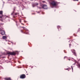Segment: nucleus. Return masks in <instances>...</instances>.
<instances>
[{
  "label": "nucleus",
  "mask_w": 80,
  "mask_h": 80,
  "mask_svg": "<svg viewBox=\"0 0 80 80\" xmlns=\"http://www.w3.org/2000/svg\"><path fill=\"white\" fill-rule=\"evenodd\" d=\"M51 4L52 5V6H57V5H58V2L57 1H53L51 2Z\"/></svg>",
  "instance_id": "f257e3e1"
},
{
  "label": "nucleus",
  "mask_w": 80,
  "mask_h": 80,
  "mask_svg": "<svg viewBox=\"0 0 80 80\" xmlns=\"http://www.w3.org/2000/svg\"><path fill=\"white\" fill-rule=\"evenodd\" d=\"M7 54H8V55H16V53L15 52H10L9 51H8L7 52Z\"/></svg>",
  "instance_id": "f03ea898"
},
{
  "label": "nucleus",
  "mask_w": 80,
  "mask_h": 80,
  "mask_svg": "<svg viewBox=\"0 0 80 80\" xmlns=\"http://www.w3.org/2000/svg\"><path fill=\"white\" fill-rule=\"evenodd\" d=\"M42 8H43V9H47L48 8L46 4H42Z\"/></svg>",
  "instance_id": "7ed1b4c3"
},
{
  "label": "nucleus",
  "mask_w": 80,
  "mask_h": 80,
  "mask_svg": "<svg viewBox=\"0 0 80 80\" xmlns=\"http://www.w3.org/2000/svg\"><path fill=\"white\" fill-rule=\"evenodd\" d=\"M25 77H26V76H25V74H22L20 76V78H22V79L25 78Z\"/></svg>",
  "instance_id": "20e7f679"
},
{
  "label": "nucleus",
  "mask_w": 80,
  "mask_h": 80,
  "mask_svg": "<svg viewBox=\"0 0 80 80\" xmlns=\"http://www.w3.org/2000/svg\"><path fill=\"white\" fill-rule=\"evenodd\" d=\"M21 32H22V33H24V34H28V32H27V31L24 32L22 30H21Z\"/></svg>",
  "instance_id": "39448f33"
},
{
  "label": "nucleus",
  "mask_w": 80,
  "mask_h": 80,
  "mask_svg": "<svg viewBox=\"0 0 80 80\" xmlns=\"http://www.w3.org/2000/svg\"><path fill=\"white\" fill-rule=\"evenodd\" d=\"M0 31H2V32L1 33L2 35H4L5 34V31L2 30H1Z\"/></svg>",
  "instance_id": "423d86ee"
},
{
  "label": "nucleus",
  "mask_w": 80,
  "mask_h": 80,
  "mask_svg": "<svg viewBox=\"0 0 80 80\" xmlns=\"http://www.w3.org/2000/svg\"><path fill=\"white\" fill-rule=\"evenodd\" d=\"M2 38L3 39H7V37L5 36H3L2 37Z\"/></svg>",
  "instance_id": "0eeeda50"
},
{
  "label": "nucleus",
  "mask_w": 80,
  "mask_h": 80,
  "mask_svg": "<svg viewBox=\"0 0 80 80\" xmlns=\"http://www.w3.org/2000/svg\"><path fill=\"white\" fill-rule=\"evenodd\" d=\"M12 15H15V11H13L12 13H11Z\"/></svg>",
  "instance_id": "6e6552de"
},
{
  "label": "nucleus",
  "mask_w": 80,
  "mask_h": 80,
  "mask_svg": "<svg viewBox=\"0 0 80 80\" xmlns=\"http://www.w3.org/2000/svg\"><path fill=\"white\" fill-rule=\"evenodd\" d=\"M77 64H78V65L77 66H78V67H79V68H80V64L78 63V62H77Z\"/></svg>",
  "instance_id": "1a4fd4ad"
},
{
  "label": "nucleus",
  "mask_w": 80,
  "mask_h": 80,
  "mask_svg": "<svg viewBox=\"0 0 80 80\" xmlns=\"http://www.w3.org/2000/svg\"><path fill=\"white\" fill-rule=\"evenodd\" d=\"M3 14V11H0V15H2Z\"/></svg>",
  "instance_id": "9d476101"
},
{
  "label": "nucleus",
  "mask_w": 80,
  "mask_h": 80,
  "mask_svg": "<svg viewBox=\"0 0 80 80\" xmlns=\"http://www.w3.org/2000/svg\"><path fill=\"white\" fill-rule=\"evenodd\" d=\"M71 51L72 52V53H73V52H75V50L74 49H72V50H71Z\"/></svg>",
  "instance_id": "9b49d317"
},
{
  "label": "nucleus",
  "mask_w": 80,
  "mask_h": 80,
  "mask_svg": "<svg viewBox=\"0 0 80 80\" xmlns=\"http://www.w3.org/2000/svg\"><path fill=\"white\" fill-rule=\"evenodd\" d=\"M73 53L74 54V55H75V56H77V54H76V52H73Z\"/></svg>",
  "instance_id": "f8f14e48"
},
{
  "label": "nucleus",
  "mask_w": 80,
  "mask_h": 80,
  "mask_svg": "<svg viewBox=\"0 0 80 80\" xmlns=\"http://www.w3.org/2000/svg\"><path fill=\"white\" fill-rule=\"evenodd\" d=\"M6 80H11V79H10V78H7L6 79Z\"/></svg>",
  "instance_id": "ddd939ff"
},
{
  "label": "nucleus",
  "mask_w": 80,
  "mask_h": 80,
  "mask_svg": "<svg viewBox=\"0 0 80 80\" xmlns=\"http://www.w3.org/2000/svg\"><path fill=\"white\" fill-rule=\"evenodd\" d=\"M57 28L58 29H59V28H60V26H57Z\"/></svg>",
  "instance_id": "4468645a"
},
{
  "label": "nucleus",
  "mask_w": 80,
  "mask_h": 80,
  "mask_svg": "<svg viewBox=\"0 0 80 80\" xmlns=\"http://www.w3.org/2000/svg\"><path fill=\"white\" fill-rule=\"evenodd\" d=\"M23 29L24 30H26L25 32H27V28H23Z\"/></svg>",
  "instance_id": "2eb2a0df"
},
{
  "label": "nucleus",
  "mask_w": 80,
  "mask_h": 80,
  "mask_svg": "<svg viewBox=\"0 0 80 80\" xmlns=\"http://www.w3.org/2000/svg\"><path fill=\"white\" fill-rule=\"evenodd\" d=\"M70 68H67V69H66V70H70Z\"/></svg>",
  "instance_id": "dca6fc26"
},
{
  "label": "nucleus",
  "mask_w": 80,
  "mask_h": 80,
  "mask_svg": "<svg viewBox=\"0 0 80 80\" xmlns=\"http://www.w3.org/2000/svg\"><path fill=\"white\" fill-rule=\"evenodd\" d=\"M18 12H16V13H15L14 15H18Z\"/></svg>",
  "instance_id": "f3484780"
},
{
  "label": "nucleus",
  "mask_w": 80,
  "mask_h": 80,
  "mask_svg": "<svg viewBox=\"0 0 80 80\" xmlns=\"http://www.w3.org/2000/svg\"><path fill=\"white\" fill-rule=\"evenodd\" d=\"M65 58H67V57L65 56L64 58V59H65Z\"/></svg>",
  "instance_id": "a211bd4d"
},
{
  "label": "nucleus",
  "mask_w": 80,
  "mask_h": 80,
  "mask_svg": "<svg viewBox=\"0 0 80 80\" xmlns=\"http://www.w3.org/2000/svg\"><path fill=\"white\" fill-rule=\"evenodd\" d=\"M42 2L43 3H45V1H42Z\"/></svg>",
  "instance_id": "6ab92c4d"
},
{
  "label": "nucleus",
  "mask_w": 80,
  "mask_h": 80,
  "mask_svg": "<svg viewBox=\"0 0 80 80\" xmlns=\"http://www.w3.org/2000/svg\"><path fill=\"white\" fill-rule=\"evenodd\" d=\"M73 1H77V2H78V0H73Z\"/></svg>",
  "instance_id": "aec40b11"
},
{
  "label": "nucleus",
  "mask_w": 80,
  "mask_h": 80,
  "mask_svg": "<svg viewBox=\"0 0 80 80\" xmlns=\"http://www.w3.org/2000/svg\"><path fill=\"white\" fill-rule=\"evenodd\" d=\"M15 10V8H14L13 9V12H14Z\"/></svg>",
  "instance_id": "412c9836"
},
{
  "label": "nucleus",
  "mask_w": 80,
  "mask_h": 80,
  "mask_svg": "<svg viewBox=\"0 0 80 80\" xmlns=\"http://www.w3.org/2000/svg\"><path fill=\"white\" fill-rule=\"evenodd\" d=\"M0 18H2V16H0Z\"/></svg>",
  "instance_id": "4be33fe9"
},
{
  "label": "nucleus",
  "mask_w": 80,
  "mask_h": 80,
  "mask_svg": "<svg viewBox=\"0 0 80 80\" xmlns=\"http://www.w3.org/2000/svg\"><path fill=\"white\" fill-rule=\"evenodd\" d=\"M36 5H38V3H36Z\"/></svg>",
  "instance_id": "5701e85b"
},
{
  "label": "nucleus",
  "mask_w": 80,
  "mask_h": 80,
  "mask_svg": "<svg viewBox=\"0 0 80 80\" xmlns=\"http://www.w3.org/2000/svg\"><path fill=\"white\" fill-rule=\"evenodd\" d=\"M3 24H4L3 23H1V25H3Z\"/></svg>",
  "instance_id": "b1692460"
},
{
  "label": "nucleus",
  "mask_w": 80,
  "mask_h": 80,
  "mask_svg": "<svg viewBox=\"0 0 80 80\" xmlns=\"http://www.w3.org/2000/svg\"><path fill=\"white\" fill-rule=\"evenodd\" d=\"M22 28H23V29L25 28V27H22Z\"/></svg>",
  "instance_id": "393cba45"
},
{
  "label": "nucleus",
  "mask_w": 80,
  "mask_h": 80,
  "mask_svg": "<svg viewBox=\"0 0 80 80\" xmlns=\"http://www.w3.org/2000/svg\"><path fill=\"white\" fill-rule=\"evenodd\" d=\"M71 67H72V70H73V68L72 67V66H71Z\"/></svg>",
  "instance_id": "a878e982"
},
{
  "label": "nucleus",
  "mask_w": 80,
  "mask_h": 80,
  "mask_svg": "<svg viewBox=\"0 0 80 80\" xmlns=\"http://www.w3.org/2000/svg\"><path fill=\"white\" fill-rule=\"evenodd\" d=\"M68 60L69 61H70V59H68Z\"/></svg>",
  "instance_id": "bb28decb"
},
{
  "label": "nucleus",
  "mask_w": 80,
  "mask_h": 80,
  "mask_svg": "<svg viewBox=\"0 0 80 80\" xmlns=\"http://www.w3.org/2000/svg\"><path fill=\"white\" fill-rule=\"evenodd\" d=\"M21 24H22V25H24V24H23L22 23H21Z\"/></svg>",
  "instance_id": "cd10ccee"
},
{
  "label": "nucleus",
  "mask_w": 80,
  "mask_h": 80,
  "mask_svg": "<svg viewBox=\"0 0 80 80\" xmlns=\"http://www.w3.org/2000/svg\"><path fill=\"white\" fill-rule=\"evenodd\" d=\"M69 45H70V46H71V44H69Z\"/></svg>",
  "instance_id": "c85d7f7f"
},
{
  "label": "nucleus",
  "mask_w": 80,
  "mask_h": 80,
  "mask_svg": "<svg viewBox=\"0 0 80 80\" xmlns=\"http://www.w3.org/2000/svg\"><path fill=\"white\" fill-rule=\"evenodd\" d=\"M1 55H0V58H1Z\"/></svg>",
  "instance_id": "c756f323"
},
{
  "label": "nucleus",
  "mask_w": 80,
  "mask_h": 80,
  "mask_svg": "<svg viewBox=\"0 0 80 80\" xmlns=\"http://www.w3.org/2000/svg\"><path fill=\"white\" fill-rule=\"evenodd\" d=\"M0 30H1V28H0Z\"/></svg>",
  "instance_id": "7c9ffc66"
},
{
  "label": "nucleus",
  "mask_w": 80,
  "mask_h": 80,
  "mask_svg": "<svg viewBox=\"0 0 80 80\" xmlns=\"http://www.w3.org/2000/svg\"><path fill=\"white\" fill-rule=\"evenodd\" d=\"M21 22V21L20 20V22Z\"/></svg>",
  "instance_id": "2f4dec72"
}]
</instances>
